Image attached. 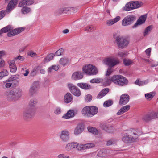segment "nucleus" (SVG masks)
<instances>
[{
  "instance_id": "63",
  "label": "nucleus",
  "mask_w": 158,
  "mask_h": 158,
  "mask_svg": "<svg viewBox=\"0 0 158 158\" xmlns=\"http://www.w3.org/2000/svg\"><path fill=\"white\" fill-rule=\"evenodd\" d=\"M5 65V62L2 59L0 60V68L3 67Z\"/></svg>"
},
{
  "instance_id": "15",
  "label": "nucleus",
  "mask_w": 158,
  "mask_h": 158,
  "mask_svg": "<svg viewBox=\"0 0 158 158\" xmlns=\"http://www.w3.org/2000/svg\"><path fill=\"white\" fill-rule=\"evenodd\" d=\"M34 0H23L20 2L18 5V6L24 7L26 5H31L34 3Z\"/></svg>"
},
{
  "instance_id": "57",
  "label": "nucleus",
  "mask_w": 158,
  "mask_h": 158,
  "mask_svg": "<svg viewBox=\"0 0 158 158\" xmlns=\"http://www.w3.org/2000/svg\"><path fill=\"white\" fill-rule=\"evenodd\" d=\"M19 60L21 61H23L24 60V58L23 56H21L20 55H19L18 56L15 57L14 58V60Z\"/></svg>"
},
{
  "instance_id": "39",
  "label": "nucleus",
  "mask_w": 158,
  "mask_h": 158,
  "mask_svg": "<svg viewBox=\"0 0 158 158\" xmlns=\"http://www.w3.org/2000/svg\"><path fill=\"white\" fill-rule=\"evenodd\" d=\"M21 10L22 14H27L31 11V8L28 7H24Z\"/></svg>"
},
{
  "instance_id": "45",
  "label": "nucleus",
  "mask_w": 158,
  "mask_h": 158,
  "mask_svg": "<svg viewBox=\"0 0 158 158\" xmlns=\"http://www.w3.org/2000/svg\"><path fill=\"white\" fill-rule=\"evenodd\" d=\"M88 130L89 132L94 134H97L98 133L97 130L95 128L93 127H88Z\"/></svg>"
},
{
  "instance_id": "7",
  "label": "nucleus",
  "mask_w": 158,
  "mask_h": 158,
  "mask_svg": "<svg viewBox=\"0 0 158 158\" xmlns=\"http://www.w3.org/2000/svg\"><path fill=\"white\" fill-rule=\"evenodd\" d=\"M136 19L135 16L133 15H130L125 17L122 21V25L125 27L131 24Z\"/></svg>"
},
{
  "instance_id": "46",
  "label": "nucleus",
  "mask_w": 158,
  "mask_h": 158,
  "mask_svg": "<svg viewBox=\"0 0 158 158\" xmlns=\"http://www.w3.org/2000/svg\"><path fill=\"white\" fill-rule=\"evenodd\" d=\"M116 142V140L115 139H111L107 141L106 145L107 146H110L115 144Z\"/></svg>"
},
{
  "instance_id": "19",
  "label": "nucleus",
  "mask_w": 158,
  "mask_h": 158,
  "mask_svg": "<svg viewBox=\"0 0 158 158\" xmlns=\"http://www.w3.org/2000/svg\"><path fill=\"white\" fill-rule=\"evenodd\" d=\"M8 62L9 64L10 72L12 73L15 72L17 68L15 63V60H10L8 61Z\"/></svg>"
},
{
  "instance_id": "31",
  "label": "nucleus",
  "mask_w": 158,
  "mask_h": 158,
  "mask_svg": "<svg viewBox=\"0 0 158 158\" xmlns=\"http://www.w3.org/2000/svg\"><path fill=\"white\" fill-rule=\"evenodd\" d=\"M121 75H116L111 77V80L112 82H113L116 85H118L119 80L121 79L120 78Z\"/></svg>"
},
{
  "instance_id": "6",
  "label": "nucleus",
  "mask_w": 158,
  "mask_h": 158,
  "mask_svg": "<svg viewBox=\"0 0 158 158\" xmlns=\"http://www.w3.org/2000/svg\"><path fill=\"white\" fill-rule=\"evenodd\" d=\"M8 1V0H6ZM17 3V0H11L10 1L6 7V10L0 11V20L2 19L6 14H9L15 7Z\"/></svg>"
},
{
  "instance_id": "61",
  "label": "nucleus",
  "mask_w": 158,
  "mask_h": 158,
  "mask_svg": "<svg viewBox=\"0 0 158 158\" xmlns=\"http://www.w3.org/2000/svg\"><path fill=\"white\" fill-rule=\"evenodd\" d=\"M151 48H149L145 50V52L148 56H150L151 52Z\"/></svg>"
},
{
  "instance_id": "55",
  "label": "nucleus",
  "mask_w": 158,
  "mask_h": 158,
  "mask_svg": "<svg viewBox=\"0 0 158 158\" xmlns=\"http://www.w3.org/2000/svg\"><path fill=\"white\" fill-rule=\"evenodd\" d=\"M111 68L112 67H109V68L107 69L106 71V76L110 75L113 72V69Z\"/></svg>"
},
{
  "instance_id": "10",
  "label": "nucleus",
  "mask_w": 158,
  "mask_h": 158,
  "mask_svg": "<svg viewBox=\"0 0 158 158\" xmlns=\"http://www.w3.org/2000/svg\"><path fill=\"white\" fill-rule=\"evenodd\" d=\"M39 88V83L35 82L32 84L29 90V94L31 96H32L35 94Z\"/></svg>"
},
{
  "instance_id": "43",
  "label": "nucleus",
  "mask_w": 158,
  "mask_h": 158,
  "mask_svg": "<svg viewBox=\"0 0 158 158\" xmlns=\"http://www.w3.org/2000/svg\"><path fill=\"white\" fill-rule=\"evenodd\" d=\"M102 81H103L105 82V84L106 85H110L112 81L111 80V77H107L105 78L103 80H102Z\"/></svg>"
},
{
  "instance_id": "48",
  "label": "nucleus",
  "mask_w": 158,
  "mask_h": 158,
  "mask_svg": "<svg viewBox=\"0 0 158 158\" xmlns=\"http://www.w3.org/2000/svg\"><path fill=\"white\" fill-rule=\"evenodd\" d=\"M65 148L67 151H69L73 150L72 144L71 143H67L65 146Z\"/></svg>"
},
{
  "instance_id": "5",
  "label": "nucleus",
  "mask_w": 158,
  "mask_h": 158,
  "mask_svg": "<svg viewBox=\"0 0 158 158\" xmlns=\"http://www.w3.org/2000/svg\"><path fill=\"white\" fill-rule=\"evenodd\" d=\"M102 63L110 67H113L118 65L120 63V60L118 58L110 56L103 60Z\"/></svg>"
},
{
  "instance_id": "18",
  "label": "nucleus",
  "mask_w": 158,
  "mask_h": 158,
  "mask_svg": "<svg viewBox=\"0 0 158 158\" xmlns=\"http://www.w3.org/2000/svg\"><path fill=\"white\" fill-rule=\"evenodd\" d=\"M120 19V16H118L114 19L107 20L106 21V24L108 26H111L118 22Z\"/></svg>"
},
{
  "instance_id": "58",
  "label": "nucleus",
  "mask_w": 158,
  "mask_h": 158,
  "mask_svg": "<svg viewBox=\"0 0 158 158\" xmlns=\"http://www.w3.org/2000/svg\"><path fill=\"white\" fill-rule=\"evenodd\" d=\"M2 74L3 77L7 76L8 74V73L6 69H4L1 72Z\"/></svg>"
},
{
  "instance_id": "35",
  "label": "nucleus",
  "mask_w": 158,
  "mask_h": 158,
  "mask_svg": "<svg viewBox=\"0 0 158 158\" xmlns=\"http://www.w3.org/2000/svg\"><path fill=\"white\" fill-rule=\"evenodd\" d=\"M123 9L125 11H129L133 10L131 2L127 3Z\"/></svg>"
},
{
  "instance_id": "14",
  "label": "nucleus",
  "mask_w": 158,
  "mask_h": 158,
  "mask_svg": "<svg viewBox=\"0 0 158 158\" xmlns=\"http://www.w3.org/2000/svg\"><path fill=\"white\" fill-rule=\"evenodd\" d=\"M14 94L12 90L7 92L6 93L7 98L8 101L12 102L17 101Z\"/></svg>"
},
{
  "instance_id": "33",
  "label": "nucleus",
  "mask_w": 158,
  "mask_h": 158,
  "mask_svg": "<svg viewBox=\"0 0 158 158\" xmlns=\"http://www.w3.org/2000/svg\"><path fill=\"white\" fill-rule=\"evenodd\" d=\"M54 56V54L53 53H50L44 59V63H46L52 60L53 59Z\"/></svg>"
},
{
  "instance_id": "12",
  "label": "nucleus",
  "mask_w": 158,
  "mask_h": 158,
  "mask_svg": "<svg viewBox=\"0 0 158 158\" xmlns=\"http://www.w3.org/2000/svg\"><path fill=\"white\" fill-rule=\"evenodd\" d=\"M129 96L127 94H123L120 97L119 104L120 105H125L129 102Z\"/></svg>"
},
{
  "instance_id": "3",
  "label": "nucleus",
  "mask_w": 158,
  "mask_h": 158,
  "mask_svg": "<svg viewBox=\"0 0 158 158\" xmlns=\"http://www.w3.org/2000/svg\"><path fill=\"white\" fill-rule=\"evenodd\" d=\"M98 108L94 106H88L84 107L82 110V114L85 117H92L98 113Z\"/></svg>"
},
{
  "instance_id": "24",
  "label": "nucleus",
  "mask_w": 158,
  "mask_h": 158,
  "mask_svg": "<svg viewBox=\"0 0 158 158\" xmlns=\"http://www.w3.org/2000/svg\"><path fill=\"white\" fill-rule=\"evenodd\" d=\"M120 78H121V79L119 80L118 85L122 86L127 84L128 81L124 77L121 75L120 77Z\"/></svg>"
},
{
  "instance_id": "53",
  "label": "nucleus",
  "mask_w": 158,
  "mask_h": 158,
  "mask_svg": "<svg viewBox=\"0 0 158 158\" xmlns=\"http://www.w3.org/2000/svg\"><path fill=\"white\" fill-rule=\"evenodd\" d=\"M152 28V27L151 26H149L146 28L144 32L143 35L144 36H145L147 34L148 32L151 31Z\"/></svg>"
},
{
  "instance_id": "20",
  "label": "nucleus",
  "mask_w": 158,
  "mask_h": 158,
  "mask_svg": "<svg viewBox=\"0 0 158 158\" xmlns=\"http://www.w3.org/2000/svg\"><path fill=\"white\" fill-rule=\"evenodd\" d=\"M84 129V127L81 124L78 125L74 129V135H78L83 132Z\"/></svg>"
},
{
  "instance_id": "21",
  "label": "nucleus",
  "mask_w": 158,
  "mask_h": 158,
  "mask_svg": "<svg viewBox=\"0 0 158 158\" xmlns=\"http://www.w3.org/2000/svg\"><path fill=\"white\" fill-rule=\"evenodd\" d=\"M130 107V106L129 105H126L122 107L117 113V115H120L123 114L126 112H127L129 110Z\"/></svg>"
},
{
  "instance_id": "8",
  "label": "nucleus",
  "mask_w": 158,
  "mask_h": 158,
  "mask_svg": "<svg viewBox=\"0 0 158 158\" xmlns=\"http://www.w3.org/2000/svg\"><path fill=\"white\" fill-rule=\"evenodd\" d=\"M35 110L34 108L29 107L25 109L23 113L24 118L26 119L31 118L34 115Z\"/></svg>"
},
{
  "instance_id": "25",
  "label": "nucleus",
  "mask_w": 158,
  "mask_h": 158,
  "mask_svg": "<svg viewBox=\"0 0 158 158\" xmlns=\"http://www.w3.org/2000/svg\"><path fill=\"white\" fill-rule=\"evenodd\" d=\"M74 116V111L72 110H70L63 116V118L65 119H69L73 117Z\"/></svg>"
},
{
  "instance_id": "26",
  "label": "nucleus",
  "mask_w": 158,
  "mask_h": 158,
  "mask_svg": "<svg viewBox=\"0 0 158 158\" xmlns=\"http://www.w3.org/2000/svg\"><path fill=\"white\" fill-rule=\"evenodd\" d=\"M109 90V89L107 88L103 89L98 94L97 96V98L100 99L103 97L108 93Z\"/></svg>"
},
{
  "instance_id": "34",
  "label": "nucleus",
  "mask_w": 158,
  "mask_h": 158,
  "mask_svg": "<svg viewBox=\"0 0 158 158\" xmlns=\"http://www.w3.org/2000/svg\"><path fill=\"white\" fill-rule=\"evenodd\" d=\"M82 146V150H83L87 148H90L94 146V144L92 143H89L85 144H82L81 145Z\"/></svg>"
},
{
  "instance_id": "13",
  "label": "nucleus",
  "mask_w": 158,
  "mask_h": 158,
  "mask_svg": "<svg viewBox=\"0 0 158 158\" xmlns=\"http://www.w3.org/2000/svg\"><path fill=\"white\" fill-rule=\"evenodd\" d=\"M155 119L153 112L147 113L144 115L142 118V119L144 121L148 122Z\"/></svg>"
},
{
  "instance_id": "52",
  "label": "nucleus",
  "mask_w": 158,
  "mask_h": 158,
  "mask_svg": "<svg viewBox=\"0 0 158 158\" xmlns=\"http://www.w3.org/2000/svg\"><path fill=\"white\" fill-rule=\"evenodd\" d=\"M64 52V50L63 49H60L57 50L55 53L54 55L56 56H59L62 55Z\"/></svg>"
},
{
  "instance_id": "60",
  "label": "nucleus",
  "mask_w": 158,
  "mask_h": 158,
  "mask_svg": "<svg viewBox=\"0 0 158 158\" xmlns=\"http://www.w3.org/2000/svg\"><path fill=\"white\" fill-rule=\"evenodd\" d=\"M36 55L35 52L32 51H31L28 53V55L31 57L34 56Z\"/></svg>"
},
{
  "instance_id": "44",
  "label": "nucleus",
  "mask_w": 158,
  "mask_h": 158,
  "mask_svg": "<svg viewBox=\"0 0 158 158\" xmlns=\"http://www.w3.org/2000/svg\"><path fill=\"white\" fill-rule=\"evenodd\" d=\"M113 103V102L112 100H109L104 102L103 103V106L106 107H108L112 105Z\"/></svg>"
},
{
  "instance_id": "49",
  "label": "nucleus",
  "mask_w": 158,
  "mask_h": 158,
  "mask_svg": "<svg viewBox=\"0 0 158 158\" xmlns=\"http://www.w3.org/2000/svg\"><path fill=\"white\" fill-rule=\"evenodd\" d=\"M94 30V28L92 26H89L85 28V30L88 32L92 31Z\"/></svg>"
},
{
  "instance_id": "54",
  "label": "nucleus",
  "mask_w": 158,
  "mask_h": 158,
  "mask_svg": "<svg viewBox=\"0 0 158 158\" xmlns=\"http://www.w3.org/2000/svg\"><path fill=\"white\" fill-rule=\"evenodd\" d=\"M92 99V96L90 94L87 95L85 97V101L87 102H90Z\"/></svg>"
},
{
  "instance_id": "37",
  "label": "nucleus",
  "mask_w": 158,
  "mask_h": 158,
  "mask_svg": "<svg viewBox=\"0 0 158 158\" xmlns=\"http://www.w3.org/2000/svg\"><path fill=\"white\" fill-rule=\"evenodd\" d=\"M38 102L37 100L35 98L31 99L29 102V105L31 107H33L35 106Z\"/></svg>"
},
{
  "instance_id": "40",
  "label": "nucleus",
  "mask_w": 158,
  "mask_h": 158,
  "mask_svg": "<svg viewBox=\"0 0 158 158\" xmlns=\"http://www.w3.org/2000/svg\"><path fill=\"white\" fill-rule=\"evenodd\" d=\"M102 128L108 133H111L114 131V129L113 127L110 126L108 127L106 126H104Z\"/></svg>"
},
{
  "instance_id": "30",
  "label": "nucleus",
  "mask_w": 158,
  "mask_h": 158,
  "mask_svg": "<svg viewBox=\"0 0 158 158\" xmlns=\"http://www.w3.org/2000/svg\"><path fill=\"white\" fill-rule=\"evenodd\" d=\"M77 85L80 87L85 89H89L91 88V86L89 84L85 83H78Z\"/></svg>"
},
{
  "instance_id": "51",
  "label": "nucleus",
  "mask_w": 158,
  "mask_h": 158,
  "mask_svg": "<svg viewBox=\"0 0 158 158\" xmlns=\"http://www.w3.org/2000/svg\"><path fill=\"white\" fill-rule=\"evenodd\" d=\"M124 64L126 66H128L132 63V61L129 59H125L123 60Z\"/></svg>"
},
{
  "instance_id": "4",
  "label": "nucleus",
  "mask_w": 158,
  "mask_h": 158,
  "mask_svg": "<svg viewBox=\"0 0 158 158\" xmlns=\"http://www.w3.org/2000/svg\"><path fill=\"white\" fill-rule=\"evenodd\" d=\"M82 71L86 74L89 75H96L98 73L97 68L92 64H87L82 67Z\"/></svg>"
},
{
  "instance_id": "2",
  "label": "nucleus",
  "mask_w": 158,
  "mask_h": 158,
  "mask_svg": "<svg viewBox=\"0 0 158 158\" xmlns=\"http://www.w3.org/2000/svg\"><path fill=\"white\" fill-rule=\"evenodd\" d=\"M113 37L115 39V43L118 47L121 49L124 48L127 46L129 44V40L117 33L113 35Z\"/></svg>"
},
{
  "instance_id": "50",
  "label": "nucleus",
  "mask_w": 158,
  "mask_h": 158,
  "mask_svg": "<svg viewBox=\"0 0 158 158\" xmlns=\"http://www.w3.org/2000/svg\"><path fill=\"white\" fill-rule=\"evenodd\" d=\"M127 55V52H118V55L117 56L119 57H125Z\"/></svg>"
},
{
  "instance_id": "56",
  "label": "nucleus",
  "mask_w": 158,
  "mask_h": 158,
  "mask_svg": "<svg viewBox=\"0 0 158 158\" xmlns=\"http://www.w3.org/2000/svg\"><path fill=\"white\" fill-rule=\"evenodd\" d=\"M61 112V109L60 108L57 107L56 108L54 111V113L56 114H60Z\"/></svg>"
},
{
  "instance_id": "36",
  "label": "nucleus",
  "mask_w": 158,
  "mask_h": 158,
  "mask_svg": "<svg viewBox=\"0 0 158 158\" xmlns=\"http://www.w3.org/2000/svg\"><path fill=\"white\" fill-rule=\"evenodd\" d=\"M74 10H76V11L77 9L75 8L71 7L64 8L60 10V11L62 13H66L69 11H71Z\"/></svg>"
},
{
  "instance_id": "47",
  "label": "nucleus",
  "mask_w": 158,
  "mask_h": 158,
  "mask_svg": "<svg viewBox=\"0 0 158 158\" xmlns=\"http://www.w3.org/2000/svg\"><path fill=\"white\" fill-rule=\"evenodd\" d=\"M102 81V80L100 78H94L91 80L90 82L92 83H99Z\"/></svg>"
},
{
  "instance_id": "1",
  "label": "nucleus",
  "mask_w": 158,
  "mask_h": 158,
  "mask_svg": "<svg viewBox=\"0 0 158 158\" xmlns=\"http://www.w3.org/2000/svg\"><path fill=\"white\" fill-rule=\"evenodd\" d=\"M139 136L138 130L131 128L123 131L122 140L126 143H130L135 141Z\"/></svg>"
},
{
  "instance_id": "9",
  "label": "nucleus",
  "mask_w": 158,
  "mask_h": 158,
  "mask_svg": "<svg viewBox=\"0 0 158 158\" xmlns=\"http://www.w3.org/2000/svg\"><path fill=\"white\" fill-rule=\"evenodd\" d=\"M68 87L71 93L75 96L78 97L81 95V92L79 89L72 84H68Z\"/></svg>"
},
{
  "instance_id": "32",
  "label": "nucleus",
  "mask_w": 158,
  "mask_h": 158,
  "mask_svg": "<svg viewBox=\"0 0 158 158\" xmlns=\"http://www.w3.org/2000/svg\"><path fill=\"white\" fill-rule=\"evenodd\" d=\"M121 75H116L111 77V80L112 82H113L116 85H118L119 80L121 79L120 78Z\"/></svg>"
},
{
  "instance_id": "22",
  "label": "nucleus",
  "mask_w": 158,
  "mask_h": 158,
  "mask_svg": "<svg viewBox=\"0 0 158 158\" xmlns=\"http://www.w3.org/2000/svg\"><path fill=\"white\" fill-rule=\"evenodd\" d=\"M12 91L14 93V94L17 100H18L21 97L22 95L21 90L20 89L18 88Z\"/></svg>"
},
{
  "instance_id": "17",
  "label": "nucleus",
  "mask_w": 158,
  "mask_h": 158,
  "mask_svg": "<svg viewBox=\"0 0 158 158\" xmlns=\"http://www.w3.org/2000/svg\"><path fill=\"white\" fill-rule=\"evenodd\" d=\"M83 77V73L81 72L77 71L74 72L72 75L71 78L74 80L81 79Z\"/></svg>"
},
{
  "instance_id": "29",
  "label": "nucleus",
  "mask_w": 158,
  "mask_h": 158,
  "mask_svg": "<svg viewBox=\"0 0 158 158\" xmlns=\"http://www.w3.org/2000/svg\"><path fill=\"white\" fill-rule=\"evenodd\" d=\"M73 149H76L78 151H82V144H79V143L77 142H71Z\"/></svg>"
},
{
  "instance_id": "41",
  "label": "nucleus",
  "mask_w": 158,
  "mask_h": 158,
  "mask_svg": "<svg viewBox=\"0 0 158 158\" xmlns=\"http://www.w3.org/2000/svg\"><path fill=\"white\" fill-rule=\"evenodd\" d=\"M148 82L147 81H141L139 80H136L135 81V84L139 86L144 85L145 84H147Z\"/></svg>"
},
{
  "instance_id": "11",
  "label": "nucleus",
  "mask_w": 158,
  "mask_h": 158,
  "mask_svg": "<svg viewBox=\"0 0 158 158\" xmlns=\"http://www.w3.org/2000/svg\"><path fill=\"white\" fill-rule=\"evenodd\" d=\"M69 132L67 130L62 131L60 135L61 140L63 142L67 141L69 139Z\"/></svg>"
},
{
  "instance_id": "16",
  "label": "nucleus",
  "mask_w": 158,
  "mask_h": 158,
  "mask_svg": "<svg viewBox=\"0 0 158 158\" xmlns=\"http://www.w3.org/2000/svg\"><path fill=\"white\" fill-rule=\"evenodd\" d=\"M146 15L140 16L137 20L136 22L132 26V28H135L138 25H140L144 23L146 21Z\"/></svg>"
},
{
  "instance_id": "64",
  "label": "nucleus",
  "mask_w": 158,
  "mask_h": 158,
  "mask_svg": "<svg viewBox=\"0 0 158 158\" xmlns=\"http://www.w3.org/2000/svg\"><path fill=\"white\" fill-rule=\"evenodd\" d=\"M8 82L5 85V87L7 88H9L11 86L12 83H10V82H9L8 81Z\"/></svg>"
},
{
  "instance_id": "27",
  "label": "nucleus",
  "mask_w": 158,
  "mask_h": 158,
  "mask_svg": "<svg viewBox=\"0 0 158 158\" xmlns=\"http://www.w3.org/2000/svg\"><path fill=\"white\" fill-rule=\"evenodd\" d=\"M73 99L72 95L69 93H67L65 95L64 99V102L67 103L70 102Z\"/></svg>"
},
{
  "instance_id": "23",
  "label": "nucleus",
  "mask_w": 158,
  "mask_h": 158,
  "mask_svg": "<svg viewBox=\"0 0 158 158\" xmlns=\"http://www.w3.org/2000/svg\"><path fill=\"white\" fill-rule=\"evenodd\" d=\"M70 62V59L67 58H62L59 60V63L63 66L68 64Z\"/></svg>"
},
{
  "instance_id": "59",
  "label": "nucleus",
  "mask_w": 158,
  "mask_h": 158,
  "mask_svg": "<svg viewBox=\"0 0 158 158\" xmlns=\"http://www.w3.org/2000/svg\"><path fill=\"white\" fill-rule=\"evenodd\" d=\"M53 70L57 71L59 69V65L58 64H56L55 65H53L52 66Z\"/></svg>"
},
{
  "instance_id": "62",
  "label": "nucleus",
  "mask_w": 158,
  "mask_h": 158,
  "mask_svg": "<svg viewBox=\"0 0 158 158\" xmlns=\"http://www.w3.org/2000/svg\"><path fill=\"white\" fill-rule=\"evenodd\" d=\"M66 155L64 153H61L59 154L57 156V158H65Z\"/></svg>"
},
{
  "instance_id": "28",
  "label": "nucleus",
  "mask_w": 158,
  "mask_h": 158,
  "mask_svg": "<svg viewBox=\"0 0 158 158\" xmlns=\"http://www.w3.org/2000/svg\"><path fill=\"white\" fill-rule=\"evenodd\" d=\"M133 7V9H136L140 7L142 5L141 2L138 1L131 2Z\"/></svg>"
},
{
  "instance_id": "42",
  "label": "nucleus",
  "mask_w": 158,
  "mask_h": 158,
  "mask_svg": "<svg viewBox=\"0 0 158 158\" xmlns=\"http://www.w3.org/2000/svg\"><path fill=\"white\" fill-rule=\"evenodd\" d=\"M154 96V93L150 92L149 93L146 94L145 95V97L148 100H150L153 98Z\"/></svg>"
},
{
  "instance_id": "38",
  "label": "nucleus",
  "mask_w": 158,
  "mask_h": 158,
  "mask_svg": "<svg viewBox=\"0 0 158 158\" xmlns=\"http://www.w3.org/2000/svg\"><path fill=\"white\" fill-rule=\"evenodd\" d=\"M19 75H15L12 76L8 80V81L9 82H17V79L19 78Z\"/></svg>"
}]
</instances>
